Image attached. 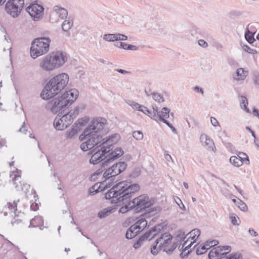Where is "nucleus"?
<instances>
[{"label": "nucleus", "instance_id": "nucleus-1", "mask_svg": "<svg viewBox=\"0 0 259 259\" xmlns=\"http://www.w3.org/2000/svg\"><path fill=\"white\" fill-rule=\"evenodd\" d=\"M89 138L80 146V149L83 151L93 149L95 150L98 148H102L93 154L90 159V163L98 164L106 158V156L113 151L114 144L120 139L118 134H113L106 138H103L101 134L92 133L90 134Z\"/></svg>", "mask_w": 259, "mask_h": 259}, {"label": "nucleus", "instance_id": "nucleus-2", "mask_svg": "<svg viewBox=\"0 0 259 259\" xmlns=\"http://www.w3.org/2000/svg\"><path fill=\"white\" fill-rule=\"evenodd\" d=\"M140 190L137 184H132L127 181L120 182L114 185L105 195L106 199L111 200L112 204L123 202L130 198L133 194Z\"/></svg>", "mask_w": 259, "mask_h": 259}, {"label": "nucleus", "instance_id": "nucleus-3", "mask_svg": "<svg viewBox=\"0 0 259 259\" xmlns=\"http://www.w3.org/2000/svg\"><path fill=\"white\" fill-rule=\"evenodd\" d=\"M69 81L67 74L62 73L53 77L45 86L40 96L45 100L53 98L60 93L67 85Z\"/></svg>", "mask_w": 259, "mask_h": 259}, {"label": "nucleus", "instance_id": "nucleus-4", "mask_svg": "<svg viewBox=\"0 0 259 259\" xmlns=\"http://www.w3.org/2000/svg\"><path fill=\"white\" fill-rule=\"evenodd\" d=\"M67 59L66 54L65 53L53 52L41 59L39 66L44 71H50L62 66Z\"/></svg>", "mask_w": 259, "mask_h": 259}, {"label": "nucleus", "instance_id": "nucleus-5", "mask_svg": "<svg viewBox=\"0 0 259 259\" xmlns=\"http://www.w3.org/2000/svg\"><path fill=\"white\" fill-rule=\"evenodd\" d=\"M78 95L79 92L78 90L75 89H71L60 98L55 100L54 103L50 108L51 110L56 112V110L58 108L69 107L76 100Z\"/></svg>", "mask_w": 259, "mask_h": 259}, {"label": "nucleus", "instance_id": "nucleus-6", "mask_svg": "<svg viewBox=\"0 0 259 259\" xmlns=\"http://www.w3.org/2000/svg\"><path fill=\"white\" fill-rule=\"evenodd\" d=\"M51 40L49 37H41L34 39L31 42L30 55L35 59L47 54L50 48Z\"/></svg>", "mask_w": 259, "mask_h": 259}, {"label": "nucleus", "instance_id": "nucleus-7", "mask_svg": "<svg viewBox=\"0 0 259 259\" xmlns=\"http://www.w3.org/2000/svg\"><path fill=\"white\" fill-rule=\"evenodd\" d=\"M123 154V151L120 147L116 148L113 151L108 154L106 157L105 161L101 164V168H99L91 176V178L94 179V177L100 175L103 171L106 170L108 167L113 162V161L121 157Z\"/></svg>", "mask_w": 259, "mask_h": 259}, {"label": "nucleus", "instance_id": "nucleus-8", "mask_svg": "<svg viewBox=\"0 0 259 259\" xmlns=\"http://www.w3.org/2000/svg\"><path fill=\"white\" fill-rule=\"evenodd\" d=\"M172 238V235L168 233H164L158 235L151 246V252L153 255H156L159 251L168 248L169 243Z\"/></svg>", "mask_w": 259, "mask_h": 259}, {"label": "nucleus", "instance_id": "nucleus-9", "mask_svg": "<svg viewBox=\"0 0 259 259\" xmlns=\"http://www.w3.org/2000/svg\"><path fill=\"white\" fill-rule=\"evenodd\" d=\"M127 167V164L124 161H120L114 163L112 166H109L103 174L105 181L109 180L112 183L115 177L124 171Z\"/></svg>", "mask_w": 259, "mask_h": 259}, {"label": "nucleus", "instance_id": "nucleus-10", "mask_svg": "<svg viewBox=\"0 0 259 259\" xmlns=\"http://www.w3.org/2000/svg\"><path fill=\"white\" fill-rule=\"evenodd\" d=\"M107 123V120L102 117L94 118L90 125L84 129V134L90 135L92 133L104 134L106 133L104 127Z\"/></svg>", "mask_w": 259, "mask_h": 259}, {"label": "nucleus", "instance_id": "nucleus-11", "mask_svg": "<svg viewBox=\"0 0 259 259\" xmlns=\"http://www.w3.org/2000/svg\"><path fill=\"white\" fill-rule=\"evenodd\" d=\"M24 6V0H8L5 5L6 12L15 18L21 14Z\"/></svg>", "mask_w": 259, "mask_h": 259}, {"label": "nucleus", "instance_id": "nucleus-12", "mask_svg": "<svg viewBox=\"0 0 259 259\" xmlns=\"http://www.w3.org/2000/svg\"><path fill=\"white\" fill-rule=\"evenodd\" d=\"M154 200L149 199V197L145 195H142L135 198L131 201V204L134 206V211L139 212L143 210L151 207L154 203Z\"/></svg>", "mask_w": 259, "mask_h": 259}, {"label": "nucleus", "instance_id": "nucleus-13", "mask_svg": "<svg viewBox=\"0 0 259 259\" xmlns=\"http://www.w3.org/2000/svg\"><path fill=\"white\" fill-rule=\"evenodd\" d=\"M147 222L145 218H141L127 230L125 237L131 239L135 237L147 226Z\"/></svg>", "mask_w": 259, "mask_h": 259}, {"label": "nucleus", "instance_id": "nucleus-14", "mask_svg": "<svg viewBox=\"0 0 259 259\" xmlns=\"http://www.w3.org/2000/svg\"><path fill=\"white\" fill-rule=\"evenodd\" d=\"M162 229V227L161 225H158L152 228L149 231L146 232L143 235L140 237V238L134 243L133 247L135 249L139 248L143 242L149 238V240L156 236L160 232Z\"/></svg>", "mask_w": 259, "mask_h": 259}, {"label": "nucleus", "instance_id": "nucleus-15", "mask_svg": "<svg viewBox=\"0 0 259 259\" xmlns=\"http://www.w3.org/2000/svg\"><path fill=\"white\" fill-rule=\"evenodd\" d=\"M26 11L34 21H38L43 17L44 8L41 5L34 3L29 6Z\"/></svg>", "mask_w": 259, "mask_h": 259}, {"label": "nucleus", "instance_id": "nucleus-16", "mask_svg": "<svg viewBox=\"0 0 259 259\" xmlns=\"http://www.w3.org/2000/svg\"><path fill=\"white\" fill-rule=\"evenodd\" d=\"M54 113H57V112H61V117L64 120V124H63L62 128H67L69 126L73 121V119L71 115H70L69 107L66 108H60L56 110V112L51 111Z\"/></svg>", "mask_w": 259, "mask_h": 259}, {"label": "nucleus", "instance_id": "nucleus-17", "mask_svg": "<svg viewBox=\"0 0 259 259\" xmlns=\"http://www.w3.org/2000/svg\"><path fill=\"white\" fill-rule=\"evenodd\" d=\"M170 110L167 107H163L162 108L160 113L154 114L153 117V119L156 121H162L163 122V120H166L169 117Z\"/></svg>", "mask_w": 259, "mask_h": 259}, {"label": "nucleus", "instance_id": "nucleus-18", "mask_svg": "<svg viewBox=\"0 0 259 259\" xmlns=\"http://www.w3.org/2000/svg\"><path fill=\"white\" fill-rule=\"evenodd\" d=\"M221 249L219 247L212 248L208 253V258L209 259H221L226 255V253H221Z\"/></svg>", "mask_w": 259, "mask_h": 259}, {"label": "nucleus", "instance_id": "nucleus-19", "mask_svg": "<svg viewBox=\"0 0 259 259\" xmlns=\"http://www.w3.org/2000/svg\"><path fill=\"white\" fill-rule=\"evenodd\" d=\"M185 236V232L182 231H180L178 235L176 236V239L178 242H180L181 243H182V242L183 241V243L181 244L179 246V249L180 251H183V250L184 249L185 247L186 246V244L187 242H188V240H185L186 237H184Z\"/></svg>", "mask_w": 259, "mask_h": 259}, {"label": "nucleus", "instance_id": "nucleus-20", "mask_svg": "<svg viewBox=\"0 0 259 259\" xmlns=\"http://www.w3.org/2000/svg\"><path fill=\"white\" fill-rule=\"evenodd\" d=\"M58 115L56 117L54 121V127L58 131L64 130L66 128H62L63 124H64V120L61 117V112H57Z\"/></svg>", "mask_w": 259, "mask_h": 259}, {"label": "nucleus", "instance_id": "nucleus-21", "mask_svg": "<svg viewBox=\"0 0 259 259\" xmlns=\"http://www.w3.org/2000/svg\"><path fill=\"white\" fill-rule=\"evenodd\" d=\"M53 10L58 15L61 19H64L67 18L68 12L66 9L59 6H55L53 8Z\"/></svg>", "mask_w": 259, "mask_h": 259}, {"label": "nucleus", "instance_id": "nucleus-22", "mask_svg": "<svg viewBox=\"0 0 259 259\" xmlns=\"http://www.w3.org/2000/svg\"><path fill=\"white\" fill-rule=\"evenodd\" d=\"M200 235V231L199 229H195L192 230L189 233H188L186 236H184V237H188L187 240L189 241V239L191 238L190 242L192 241L193 243H194L198 236Z\"/></svg>", "mask_w": 259, "mask_h": 259}, {"label": "nucleus", "instance_id": "nucleus-23", "mask_svg": "<svg viewBox=\"0 0 259 259\" xmlns=\"http://www.w3.org/2000/svg\"><path fill=\"white\" fill-rule=\"evenodd\" d=\"M200 141L203 146H207L208 148L212 147L214 144L213 141L205 134H202L200 137Z\"/></svg>", "mask_w": 259, "mask_h": 259}, {"label": "nucleus", "instance_id": "nucleus-24", "mask_svg": "<svg viewBox=\"0 0 259 259\" xmlns=\"http://www.w3.org/2000/svg\"><path fill=\"white\" fill-rule=\"evenodd\" d=\"M114 46L126 50L136 51L138 49V47L136 46L125 44L122 42H117L114 44Z\"/></svg>", "mask_w": 259, "mask_h": 259}, {"label": "nucleus", "instance_id": "nucleus-25", "mask_svg": "<svg viewBox=\"0 0 259 259\" xmlns=\"http://www.w3.org/2000/svg\"><path fill=\"white\" fill-rule=\"evenodd\" d=\"M230 162L236 167H239L243 164L242 158L239 156L238 157L235 156H231L230 158Z\"/></svg>", "mask_w": 259, "mask_h": 259}, {"label": "nucleus", "instance_id": "nucleus-26", "mask_svg": "<svg viewBox=\"0 0 259 259\" xmlns=\"http://www.w3.org/2000/svg\"><path fill=\"white\" fill-rule=\"evenodd\" d=\"M237 76L238 77V78H235L237 80H244L248 74V72L245 71L243 68H240L237 69L236 71Z\"/></svg>", "mask_w": 259, "mask_h": 259}, {"label": "nucleus", "instance_id": "nucleus-27", "mask_svg": "<svg viewBox=\"0 0 259 259\" xmlns=\"http://www.w3.org/2000/svg\"><path fill=\"white\" fill-rule=\"evenodd\" d=\"M73 20L68 19V20H65L62 24V30L64 31H69L73 25Z\"/></svg>", "mask_w": 259, "mask_h": 259}, {"label": "nucleus", "instance_id": "nucleus-28", "mask_svg": "<svg viewBox=\"0 0 259 259\" xmlns=\"http://www.w3.org/2000/svg\"><path fill=\"white\" fill-rule=\"evenodd\" d=\"M245 38L246 41L250 44H252L256 41L254 38V33H252L248 29L247 30L245 33Z\"/></svg>", "mask_w": 259, "mask_h": 259}, {"label": "nucleus", "instance_id": "nucleus-29", "mask_svg": "<svg viewBox=\"0 0 259 259\" xmlns=\"http://www.w3.org/2000/svg\"><path fill=\"white\" fill-rule=\"evenodd\" d=\"M248 105V101L246 97L244 96L241 97V100H240V107L242 109H243L246 112L249 113V110L247 107Z\"/></svg>", "mask_w": 259, "mask_h": 259}, {"label": "nucleus", "instance_id": "nucleus-30", "mask_svg": "<svg viewBox=\"0 0 259 259\" xmlns=\"http://www.w3.org/2000/svg\"><path fill=\"white\" fill-rule=\"evenodd\" d=\"M112 210V209L109 208H105L98 212V216L100 219L104 218L108 216L111 213Z\"/></svg>", "mask_w": 259, "mask_h": 259}, {"label": "nucleus", "instance_id": "nucleus-31", "mask_svg": "<svg viewBox=\"0 0 259 259\" xmlns=\"http://www.w3.org/2000/svg\"><path fill=\"white\" fill-rule=\"evenodd\" d=\"M192 244L193 242L191 241L188 245H186V246L185 247L184 249L183 250V251H182V252L180 253V257L182 259L184 258L186 256H187L191 252V251L189 250H188V251L186 252V250H188V249H189L191 247Z\"/></svg>", "mask_w": 259, "mask_h": 259}, {"label": "nucleus", "instance_id": "nucleus-32", "mask_svg": "<svg viewBox=\"0 0 259 259\" xmlns=\"http://www.w3.org/2000/svg\"><path fill=\"white\" fill-rule=\"evenodd\" d=\"M77 131H78V128L75 127L74 125H73V128L66 132V137L67 139H70L72 138L77 133Z\"/></svg>", "mask_w": 259, "mask_h": 259}, {"label": "nucleus", "instance_id": "nucleus-33", "mask_svg": "<svg viewBox=\"0 0 259 259\" xmlns=\"http://www.w3.org/2000/svg\"><path fill=\"white\" fill-rule=\"evenodd\" d=\"M42 222V219L41 217H35L33 219L30 220V227H36L38 225H34V223H38V224H40Z\"/></svg>", "mask_w": 259, "mask_h": 259}, {"label": "nucleus", "instance_id": "nucleus-34", "mask_svg": "<svg viewBox=\"0 0 259 259\" xmlns=\"http://www.w3.org/2000/svg\"><path fill=\"white\" fill-rule=\"evenodd\" d=\"M132 209H134V206H132V204H131V201H130L127 204L120 207L119 211L121 213H124Z\"/></svg>", "mask_w": 259, "mask_h": 259}, {"label": "nucleus", "instance_id": "nucleus-35", "mask_svg": "<svg viewBox=\"0 0 259 259\" xmlns=\"http://www.w3.org/2000/svg\"><path fill=\"white\" fill-rule=\"evenodd\" d=\"M84 109V106L83 105L82 106H78V107H76L75 108V109L72 111V112H71L70 110H69V112H70V115H71L72 117L73 118V119H74V118H75L78 115L79 113V111L80 109L81 110H83Z\"/></svg>", "mask_w": 259, "mask_h": 259}, {"label": "nucleus", "instance_id": "nucleus-36", "mask_svg": "<svg viewBox=\"0 0 259 259\" xmlns=\"http://www.w3.org/2000/svg\"><path fill=\"white\" fill-rule=\"evenodd\" d=\"M242 211H246L247 210V206L246 205V204L241 200L240 199H237V203H236V205Z\"/></svg>", "mask_w": 259, "mask_h": 259}, {"label": "nucleus", "instance_id": "nucleus-37", "mask_svg": "<svg viewBox=\"0 0 259 259\" xmlns=\"http://www.w3.org/2000/svg\"><path fill=\"white\" fill-rule=\"evenodd\" d=\"M88 120L87 119H84L83 118L79 119L77 121H76L74 123V126L78 128V130H80L81 126H83L84 124L87 122Z\"/></svg>", "mask_w": 259, "mask_h": 259}, {"label": "nucleus", "instance_id": "nucleus-38", "mask_svg": "<svg viewBox=\"0 0 259 259\" xmlns=\"http://www.w3.org/2000/svg\"><path fill=\"white\" fill-rule=\"evenodd\" d=\"M153 99L158 103H161L164 102L163 97L160 94L157 93H153L152 94Z\"/></svg>", "mask_w": 259, "mask_h": 259}, {"label": "nucleus", "instance_id": "nucleus-39", "mask_svg": "<svg viewBox=\"0 0 259 259\" xmlns=\"http://www.w3.org/2000/svg\"><path fill=\"white\" fill-rule=\"evenodd\" d=\"M208 249L207 246L205 245V243L201 247L197 248L196 253L197 255H201L204 253Z\"/></svg>", "mask_w": 259, "mask_h": 259}, {"label": "nucleus", "instance_id": "nucleus-40", "mask_svg": "<svg viewBox=\"0 0 259 259\" xmlns=\"http://www.w3.org/2000/svg\"><path fill=\"white\" fill-rule=\"evenodd\" d=\"M133 137L137 140H141L143 138V134L140 131H136L133 133Z\"/></svg>", "mask_w": 259, "mask_h": 259}, {"label": "nucleus", "instance_id": "nucleus-41", "mask_svg": "<svg viewBox=\"0 0 259 259\" xmlns=\"http://www.w3.org/2000/svg\"><path fill=\"white\" fill-rule=\"evenodd\" d=\"M7 206L14 213L16 212L17 209V202L16 201H14L13 202V203H12L11 202H8L7 204Z\"/></svg>", "mask_w": 259, "mask_h": 259}, {"label": "nucleus", "instance_id": "nucleus-42", "mask_svg": "<svg viewBox=\"0 0 259 259\" xmlns=\"http://www.w3.org/2000/svg\"><path fill=\"white\" fill-rule=\"evenodd\" d=\"M242 48L244 51H245L249 54H251L254 55V54H257V53L255 50L250 48L248 46H247L246 45H244L242 46Z\"/></svg>", "mask_w": 259, "mask_h": 259}, {"label": "nucleus", "instance_id": "nucleus-43", "mask_svg": "<svg viewBox=\"0 0 259 259\" xmlns=\"http://www.w3.org/2000/svg\"><path fill=\"white\" fill-rule=\"evenodd\" d=\"M179 243L178 242L173 243L172 245L170 246V247H168V248H166L164 249V251L166 252L167 254H170L178 246Z\"/></svg>", "mask_w": 259, "mask_h": 259}, {"label": "nucleus", "instance_id": "nucleus-44", "mask_svg": "<svg viewBox=\"0 0 259 259\" xmlns=\"http://www.w3.org/2000/svg\"><path fill=\"white\" fill-rule=\"evenodd\" d=\"M253 75V80L254 84L259 85V72L256 70H254L252 72Z\"/></svg>", "mask_w": 259, "mask_h": 259}, {"label": "nucleus", "instance_id": "nucleus-45", "mask_svg": "<svg viewBox=\"0 0 259 259\" xmlns=\"http://www.w3.org/2000/svg\"><path fill=\"white\" fill-rule=\"evenodd\" d=\"M127 103L134 109H136L138 111H140L142 107V105L139 104V103L134 102V101H129Z\"/></svg>", "mask_w": 259, "mask_h": 259}, {"label": "nucleus", "instance_id": "nucleus-46", "mask_svg": "<svg viewBox=\"0 0 259 259\" xmlns=\"http://www.w3.org/2000/svg\"><path fill=\"white\" fill-rule=\"evenodd\" d=\"M217 247H219L221 249L220 251L221 253H226V254L231 250V247L230 246H219Z\"/></svg>", "mask_w": 259, "mask_h": 259}, {"label": "nucleus", "instance_id": "nucleus-47", "mask_svg": "<svg viewBox=\"0 0 259 259\" xmlns=\"http://www.w3.org/2000/svg\"><path fill=\"white\" fill-rule=\"evenodd\" d=\"M205 245L207 246L208 248H210L211 247L217 245L219 242L217 240H207L205 242Z\"/></svg>", "mask_w": 259, "mask_h": 259}, {"label": "nucleus", "instance_id": "nucleus-48", "mask_svg": "<svg viewBox=\"0 0 259 259\" xmlns=\"http://www.w3.org/2000/svg\"><path fill=\"white\" fill-rule=\"evenodd\" d=\"M175 201L179 206L180 209H182L183 210H186L185 206L180 198H179L178 197H176V198H175Z\"/></svg>", "mask_w": 259, "mask_h": 259}, {"label": "nucleus", "instance_id": "nucleus-49", "mask_svg": "<svg viewBox=\"0 0 259 259\" xmlns=\"http://www.w3.org/2000/svg\"><path fill=\"white\" fill-rule=\"evenodd\" d=\"M241 254L239 253H233L227 257V259H241Z\"/></svg>", "mask_w": 259, "mask_h": 259}, {"label": "nucleus", "instance_id": "nucleus-50", "mask_svg": "<svg viewBox=\"0 0 259 259\" xmlns=\"http://www.w3.org/2000/svg\"><path fill=\"white\" fill-rule=\"evenodd\" d=\"M230 218L232 223L234 225L238 226L239 225V223H238V220H239V219L237 216H235L234 214H233L230 215Z\"/></svg>", "mask_w": 259, "mask_h": 259}, {"label": "nucleus", "instance_id": "nucleus-51", "mask_svg": "<svg viewBox=\"0 0 259 259\" xmlns=\"http://www.w3.org/2000/svg\"><path fill=\"white\" fill-rule=\"evenodd\" d=\"M112 34H106L103 36V39L107 41L113 42Z\"/></svg>", "mask_w": 259, "mask_h": 259}, {"label": "nucleus", "instance_id": "nucleus-52", "mask_svg": "<svg viewBox=\"0 0 259 259\" xmlns=\"http://www.w3.org/2000/svg\"><path fill=\"white\" fill-rule=\"evenodd\" d=\"M198 43L200 47L203 48H206L208 47V44L203 39L199 40Z\"/></svg>", "mask_w": 259, "mask_h": 259}, {"label": "nucleus", "instance_id": "nucleus-53", "mask_svg": "<svg viewBox=\"0 0 259 259\" xmlns=\"http://www.w3.org/2000/svg\"><path fill=\"white\" fill-rule=\"evenodd\" d=\"M163 123L166 124L169 127H170L174 133H176V128L167 120H163Z\"/></svg>", "mask_w": 259, "mask_h": 259}, {"label": "nucleus", "instance_id": "nucleus-54", "mask_svg": "<svg viewBox=\"0 0 259 259\" xmlns=\"http://www.w3.org/2000/svg\"><path fill=\"white\" fill-rule=\"evenodd\" d=\"M27 131L28 130L25 127V122H24L21 126V127L18 130V132H22L24 134L26 135L27 134Z\"/></svg>", "mask_w": 259, "mask_h": 259}, {"label": "nucleus", "instance_id": "nucleus-55", "mask_svg": "<svg viewBox=\"0 0 259 259\" xmlns=\"http://www.w3.org/2000/svg\"><path fill=\"white\" fill-rule=\"evenodd\" d=\"M90 135H86L84 134V131H83V133L82 134H81V135H80L79 136V140H80L81 141H82L83 140H88L89 138V136H90Z\"/></svg>", "mask_w": 259, "mask_h": 259}, {"label": "nucleus", "instance_id": "nucleus-56", "mask_svg": "<svg viewBox=\"0 0 259 259\" xmlns=\"http://www.w3.org/2000/svg\"><path fill=\"white\" fill-rule=\"evenodd\" d=\"M118 40H126L127 39L128 37L126 35H124V34H121V33H119V35H118Z\"/></svg>", "mask_w": 259, "mask_h": 259}, {"label": "nucleus", "instance_id": "nucleus-57", "mask_svg": "<svg viewBox=\"0 0 259 259\" xmlns=\"http://www.w3.org/2000/svg\"><path fill=\"white\" fill-rule=\"evenodd\" d=\"M249 233L253 236H257L258 235L257 233L253 229L250 228L248 230Z\"/></svg>", "mask_w": 259, "mask_h": 259}, {"label": "nucleus", "instance_id": "nucleus-58", "mask_svg": "<svg viewBox=\"0 0 259 259\" xmlns=\"http://www.w3.org/2000/svg\"><path fill=\"white\" fill-rule=\"evenodd\" d=\"M210 121H211V124L213 126H216V125H217L219 124V122H218V120L214 117H211V118H210Z\"/></svg>", "mask_w": 259, "mask_h": 259}, {"label": "nucleus", "instance_id": "nucleus-59", "mask_svg": "<svg viewBox=\"0 0 259 259\" xmlns=\"http://www.w3.org/2000/svg\"><path fill=\"white\" fill-rule=\"evenodd\" d=\"M152 109H153V111L152 112V113H155V115H156V114L160 113V111H158V107L156 105H153Z\"/></svg>", "mask_w": 259, "mask_h": 259}, {"label": "nucleus", "instance_id": "nucleus-60", "mask_svg": "<svg viewBox=\"0 0 259 259\" xmlns=\"http://www.w3.org/2000/svg\"><path fill=\"white\" fill-rule=\"evenodd\" d=\"M145 115H148L149 117H150L151 119H153V115L154 114H155V113H152V111L149 110L148 109H147V111H146V113H145Z\"/></svg>", "mask_w": 259, "mask_h": 259}, {"label": "nucleus", "instance_id": "nucleus-61", "mask_svg": "<svg viewBox=\"0 0 259 259\" xmlns=\"http://www.w3.org/2000/svg\"><path fill=\"white\" fill-rule=\"evenodd\" d=\"M31 209L33 211H36L38 209V206L37 203H32L30 206Z\"/></svg>", "mask_w": 259, "mask_h": 259}, {"label": "nucleus", "instance_id": "nucleus-62", "mask_svg": "<svg viewBox=\"0 0 259 259\" xmlns=\"http://www.w3.org/2000/svg\"><path fill=\"white\" fill-rule=\"evenodd\" d=\"M194 90L197 92L201 93L202 95H203L204 93L203 89L202 88H199L198 86H196L195 87H194Z\"/></svg>", "mask_w": 259, "mask_h": 259}, {"label": "nucleus", "instance_id": "nucleus-63", "mask_svg": "<svg viewBox=\"0 0 259 259\" xmlns=\"http://www.w3.org/2000/svg\"><path fill=\"white\" fill-rule=\"evenodd\" d=\"M89 192L90 194H93V195L98 192L97 190H95V186H94L89 189Z\"/></svg>", "mask_w": 259, "mask_h": 259}, {"label": "nucleus", "instance_id": "nucleus-64", "mask_svg": "<svg viewBox=\"0 0 259 259\" xmlns=\"http://www.w3.org/2000/svg\"><path fill=\"white\" fill-rule=\"evenodd\" d=\"M115 70L116 71H117L118 72H119L120 73H121V74H123L130 73V72L127 71L123 70L122 69H115Z\"/></svg>", "mask_w": 259, "mask_h": 259}]
</instances>
